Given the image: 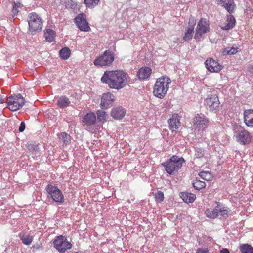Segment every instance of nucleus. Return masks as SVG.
Returning a JSON list of instances; mask_svg holds the SVG:
<instances>
[{
	"label": "nucleus",
	"mask_w": 253,
	"mask_h": 253,
	"mask_svg": "<svg viewBox=\"0 0 253 253\" xmlns=\"http://www.w3.org/2000/svg\"><path fill=\"white\" fill-rule=\"evenodd\" d=\"M128 76L122 70L107 71L101 77V81L112 89L119 90L128 84Z\"/></svg>",
	"instance_id": "nucleus-1"
},
{
	"label": "nucleus",
	"mask_w": 253,
	"mask_h": 253,
	"mask_svg": "<svg viewBox=\"0 0 253 253\" xmlns=\"http://www.w3.org/2000/svg\"><path fill=\"white\" fill-rule=\"evenodd\" d=\"M171 82V80L167 77L157 79L154 87V95L159 98H163L167 94Z\"/></svg>",
	"instance_id": "nucleus-2"
},
{
	"label": "nucleus",
	"mask_w": 253,
	"mask_h": 253,
	"mask_svg": "<svg viewBox=\"0 0 253 253\" xmlns=\"http://www.w3.org/2000/svg\"><path fill=\"white\" fill-rule=\"evenodd\" d=\"M185 162L182 157L173 156L162 165L164 166L167 172L169 174H173L177 172L182 167V164Z\"/></svg>",
	"instance_id": "nucleus-3"
},
{
	"label": "nucleus",
	"mask_w": 253,
	"mask_h": 253,
	"mask_svg": "<svg viewBox=\"0 0 253 253\" xmlns=\"http://www.w3.org/2000/svg\"><path fill=\"white\" fill-rule=\"evenodd\" d=\"M82 123L85 129L91 133L99 129L96 125V117L93 112L88 113L82 118Z\"/></svg>",
	"instance_id": "nucleus-4"
},
{
	"label": "nucleus",
	"mask_w": 253,
	"mask_h": 253,
	"mask_svg": "<svg viewBox=\"0 0 253 253\" xmlns=\"http://www.w3.org/2000/svg\"><path fill=\"white\" fill-rule=\"evenodd\" d=\"M43 21L36 13H31L28 15L29 30L33 34L41 31Z\"/></svg>",
	"instance_id": "nucleus-5"
},
{
	"label": "nucleus",
	"mask_w": 253,
	"mask_h": 253,
	"mask_svg": "<svg viewBox=\"0 0 253 253\" xmlns=\"http://www.w3.org/2000/svg\"><path fill=\"white\" fill-rule=\"evenodd\" d=\"M25 99L21 94L11 95L7 100V107L12 111L20 109L24 104Z\"/></svg>",
	"instance_id": "nucleus-6"
},
{
	"label": "nucleus",
	"mask_w": 253,
	"mask_h": 253,
	"mask_svg": "<svg viewBox=\"0 0 253 253\" xmlns=\"http://www.w3.org/2000/svg\"><path fill=\"white\" fill-rule=\"evenodd\" d=\"M210 30L209 22L206 18H202L198 22L194 38L197 41H200L203 38V36Z\"/></svg>",
	"instance_id": "nucleus-7"
},
{
	"label": "nucleus",
	"mask_w": 253,
	"mask_h": 253,
	"mask_svg": "<svg viewBox=\"0 0 253 253\" xmlns=\"http://www.w3.org/2000/svg\"><path fill=\"white\" fill-rule=\"evenodd\" d=\"M45 190L55 202L61 204L64 202L63 194L57 186L48 184Z\"/></svg>",
	"instance_id": "nucleus-8"
},
{
	"label": "nucleus",
	"mask_w": 253,
	"mask_h": 253,
	"mask_svg": "<svg viewBox=\"0 0 253 253\" xmlns=\"http://www.w3.org/2000/svg\"><path fill=\"white\" fill-rule=\"evenodd\" d=\"M114 60L113 53L110 50H106L102 55L98 57L94 61L95 66H105L110 65Z\"/></svg>",
	"instance_id": "nucleus-9"
},
{
	"label": "nucleus",
	"mask_w": 253,
	"mask_h": 253,
	"mask_svg": "<svg viewBox=\"0 0 253 253\" xmlns=\"http://www.w3.org/2000/svg\"><path fill=\"white\" fill-rule=\"evenodd\" d=\"M54 247L60 253H64L72 247V244L66 237L62 235L57 236L53 242Z\"/></svg>",
	"instance_id": "nucleus-10"
},
{
	"label": "nucleus",
	"mask_w": 253,
	"mask_h": 253,
	"mask_svg": "<svg viewBox=\"0 0 253 253\" xmlns=\"http://www.w3.org/2000/svg\"><path fill=\"white\" fill-rule=\"evenodd\" d=\"M205 105L210 111L215 113L219 111L220 102L216 94L209 95L205 100Z\"/></svg>",
	"instance_id": "nucleus-11"
},
{
	"label": "nucleus",
	"mask_w": 253,
	"mask_h": 253,
	"mask_svg": "<svg viewBox=\"0 0 253 253\" xmlns=\"http://www.w3.org/2000/svg\"><path fill=\"white\" fill-rule=\"evenodd\" d=\"M237 141L241 144L246 145L250 143L252 136L250 132L244 128H240L236 134Z\"/></svg>",
	"instance_id": "nucleus-12"
},
{
	"label": "nucleus",
	"mask_w": 253,
	"mask_h": 253,
	"mask_svg": "<svg viewBox=\"0 0 253 253\" xmlns=\"http://www.w3.org/2000/svg\"><path fill=\"white\" fill-rule=\"evenodd\" d=\"M74 21L78 28L81 31L87 32L90 29L85 14L83 13L79 14L75 18Z\"/></svg>",
	"instance_id": "nucleus-13"
},
{
	"label": "nucleus",
	"mask_w": 253,
	"mask_h": 253,
	"mask_svg": "<svg viewBox=\"0 0 253 253\" xmlns=\"http://www.w3.org/2000/svg\"><path fill=\"white\" fill-rule=\"evenodd\" d=\"M114 100L115 96L113 94L110 92L104 93L101 100V108L103 109H107L112 105Z\"/></svg>",
	"instance_id": "nucleus-14"
},
{
	"label": "nucleus",
	"mask_w": 253,
	"mask_h": 253,
	"mask_svg": "<svg viewBox=\"0 0 253 253\" xmlns=\"http://www.w3.org/2000/svg\"><path fill=\"white\" fill-rule=\"evenodd\" d=\"M194 125L199 129H204L207 127L208 120L202 114H197L194 119Z\"/></svg>",
	"instance_id": "nucleus-15"
},
{
	"label": "nucleus",
	"mask_w": 253,
	"mask_h": 253,
	"mask_svg": "<svg viewBox=\"0 0 253 253\" xmlns=\"http://www.w3.org/2000/svg\"><path fill=\"white\" fill-rule=\"evenodd\" d=\"M206 68L211 72H219L222 69L220 64L212 58L206 60L205 62Z\"/></svg>",
	"instance_id": "nucleus-16"
},
{
	"label": "nucleus",
	"mask_w": 253,
	"mask_h": 253,
	"mask_svg": "<svg viewBox=\"0 0 253 253\" xmlns=\"http://www.w3.org/2000/svg\"><path fill=\"white\" fill-rule=\"evenodd\" d=\"M217 4L224 7L230 14L234 13L236 8L234 0H218Z\"/></svg>",
	"instance_id": "nucleus-17"
},
{
	"label": "nucleus",
	"mask_w": 253,
	"mask_h": 253,
	"mask_svg": "<svg viewBox=\"0 0 253 253\" xmlns=\"http://www.w3.org/2000/svg\"><path fill=\"white\" fill-rule=\"evenodd\" d=\"M244 122L250 127L253 128V110L247 109L244 111Z\"/></svg>",
	"instance_id": "nucleus-18"
},
{
	"label": "nucleus",
	"mask_w": 253,
	"mask_h": 253,
	"mask_svg": "<svg viewBox=\"0 0 253 253\" xmlns=\"http://www.w3.org/2000/svg\"><path fill=\"white\" fill-rule=\"evenodd\" d=\"M126 114L125 109L121 106L114 107L112 109L111 116L116 120L122 119Z\"/></svg>",
	"instance_id": "nucleus-19"
},
{
	"label": "nucleus",
	"mask_w": 253,
	"mask_h": 253,
	"mask_svg": "<svg viewBox=\"0 0 253 253\" xmlns=\"http://www.w3.org/2000/svg\"><path fill=\"white\" fill-rule=\"evenodd\" d=\"M152 72L151 69L148 67L141 68L137 72V76L141 80L148 79Z\"/></svg>",
	"instance_id": "nucleus-20"
},
{
	"label": "nucleus",
	"mask_w": 253,
	"mask_h": 253,
	"mask_svg": "<svg viewBox=\"0 0 253 253\" xmlns=\"http://www.w3.org/2000/svg\"><path fill=\"white\" fill-rule=\"evenodd\" d=\"M219 203L214 209H208L205 211V214L207 217L211 219H215L219 216Z\"/></svg>",
	"instance_id": "nucleus-21"
},
{
	"label": "nucleus",
	"mask_w": 253,
	"mask_h": 253,
	"mask_svg": "<svg viewBox=\"0 0 253 253\" xmlns=\"http://www.w3.org/2000/svg\"><path fill=\"white\" fill-rule=\"evenodd\" d=\"M236 20L232 15H228L226 16V23L221 27L224 30H229L233 28L235 25Z\"/></svg>",
	"instance_id": "nucleus-22"
},
{
	"label": "nucleus",
	"mask_w": 253,
	"mask_h": 253,
	"mask_svg": "<svg viewBox=\"0 0 253 253\" xmlns=\"http://www.w3.org/2000/svg\"><path fill=\"white\" fill-rule=\"evenodd\" d=\"M168 122L170 129H178L180 126V123L177 114L173 115L172 117L168 120Z\"/></svg>",
	"instance_id": "nucleus-23"
},
{
	"label": "nucleus",
	"mask_w": 253,
	"mask_h": 253,
	"mask_svg": "<svg viewBox=\"0 0 253 253\" xmlns=\"http://www.w3.org/2000/svg\"><path fill=\"white\" fill-rule=\"evenodd\" d=\"M180 197L186 203H192L196 199V195L191 193L182 192Z\"/></svg>",
	"instance_id": "nucleus-24"
},
{
	"label": "nucleus",
	"mask_w": 253,
	"mask_h": 253,
	"mask_svg": "<svg viewBox=\"0 0 253 253\" xmlns=\"http://www.w3.org/2000/svg\"><path fill=\"white\" fill-rule=\"evenodd\" d=\"M70 101L68 97L65 96H62L59 98L57 101L58 106L60 108H64L67 107Z\"/></svg>",
	"instance_id": "nucleus-25"
},
{
	"label": "nucleus",
	"mask_w": 253,
	"mask_h": 253,
	"mask_svg": "<svg viewBox=\"0 0 253 253\" xmlns=\"http://www.w3.org/2000/svg\"><path fill=\"white\" fill-rule=\"evenodd\" d=\"M60 57L63 59L66 60L68 59L71 54L70 49L67 47L62 48L59 52Z\"/></svg>",
	"instance_id": "nucleus-26"
},
{
	"label": "nucleus",
	"mask_w": 253,
	"mask_h": 253,
	"mask_svg": "<svg viewBox=\"0 0 253 253\" xmlns=\"http://www.w3.org/2000/svg\"><path fill=\"white\" fill-rule=\"evenodd\" d=\"M55 35V32L51 29H47L44 33L45 39L48 42H52L54 41Z\"/></svg>",
	"instance_id": "nucleus-27"
},
{
	"label": "nucleus",
	"mask_w": 253,
	"mask_h": 253,
	"mask_svg": "<svg viewBox=\"0 0 253 253\" xmlns=\"http://www.w3.org/2000/svg\"><path fill=\"white\" fill-rule=\"evenodd\" d=\"M194 29V25H192L188 28V29L185 32L184 36L183 37V40L184 41H189L192 39L193 36Z\"/></svg>",
	"instance_id": "nucleus-28"
},
{
	"label": "nucleus",
	"mask_w": 253,
	"mask_h": 253,
	"mask_svg": "<svg viewBox=\"0 0 253 253\" xmlns=\"http://www.w3.org/2000/svg\"><path fill=\"white\" fill-rule=\"evenodd\" d=\"M219 215L223 218H227L228 216L230 211L228 210V209L226 207H223L219 203Z\"/></svg>",
	"instance_id": "nucleus-29"
},
{
	"label": "nucleus",
	"mask_w": 253,
	"mask_h": 253,
	"mask_svg": "<svg viewBox=\"0 0 253 253\" xmlns=\"http://www.w3.org/2000/svg\"><path fill=\"white\" fill-rule=\"evenodd\" d=\"M241 253H253V247L249 244H243L240 246Z\"/></svg>",
	"instance_id": "nucleus-30"
},
{
	"label": "nucleus",
	"mask_w": 253,
	"mask_h": 253,
	"mask_svg": "<svg viewBox=\"0 0 253 253\" xmlns=\"http://www.w3.org/2000/svg\"><path fill=\"white\" fill-rule=\"evenodd\" d=\"M193 187L198 190H200L202 188H204L206 186V183L204 181H202L200 180L196 179L193 182Z\"/></svg>",
	"instance_id": "nucleus-31"
},
{
	"label": "nucleus",
	"mask_w": 253,
	"mask_h": 253,
	"mask_svg": "<svg viewBox=\"0 0 253 253\" xmlns=\"http://www.w3.org/2000/svg\"><path fill=\"white\" fill-rule=\"evenodd\" d=\"M238 48L232 47L231 48L226 47L224 48L222 53L223 55H234L238 52Z\"/></svg>",
	"instance_id": "nucleus-32"
},
{
	"label": "nucleus",
	"mask_w": 253,
	"mask_h": 253,
	"mask_svg": "<svg viewBox=\"0 0 253 253\" xmlns=\"http://www.w3.org/2000/svg\"><path fill=\"white\" fill-rule=\"evenodd\" d=\"M98 120L103 122L106 120L108 115L105 111L103 110H98L96 112Z\"/></svg>",
	"instance_id": "nucleus-33"
},
{
	"label": "nucleus",
	"mask_w": 253,
	"mask_h": 253,
	"mask_svg": "<svg viewBox=\"0 0 253 253\" xmlns=\"http://www.w3.org/2000/svg\"><path fill=\"white\" fill-rule=\"evenodd\" d=\"M59 138L64 144H67L70 140V136L66 132H62L59 135Z\"/></svg>",
	"instance_id": "nucleus-34"
},
{
	"label": "nucleus",
	"mask_w": 253,
	"mask_h": 253,
	"mask_svg": "<svg viewBox=\"0 0 253 253\" xmlns=\"http://www.w3.org/2000/svg\"><path fill=\"white\" fill-rule=\"evenodd\" d=\"M85 4L88 8H94L96 6L99 1V0H84Z\"/></svg>",
	"instance_id": "nucleus-35"
},
{
	"label": "nucleus",
	"mask_w": 253,
	"mask_h": 253,
	"mask_svg": "<svg viewBox=\"0 0 253 253\" xmlns=\"http://www.w3.org/2000/svg\"><path fill=\"white\" fill-rule=\"evenodd\" d=\"M199 175L204 180H211V175L209 172L201 171L199 173Z\"/></svg>",
	"instance_id": "nucleus-36"
},
{
	"label": "nucleus",
	"mask_w": 253,
	"mask_h": 253,
	"mask_svg": "<svg viewBox=\"0 0 253 253\" xmlns=\"http://www.w3.org/2000/svg\"><path fill=\"white\" fill-rule=\"evenodd\" d=\"M21 240L24 244L29 245L33 241V237L31 236H23L21 237Z\"/></svg>",
	"instance_id": "nucleus-37"
},
{
	"label": "nucleus",
	"mask_w": 253,
	"mask_h": 253,
	"mask_svg": "<svg viewBox=\"0 0 253 253\" xmlns=\"http://www.w3.org/2000/svg\"><path fill=\"white\" fill-rule=\"evenodd\" d=\"M204 151L201 148H195V155L197 158H201L204 156Z\"/></svg>",
	"instance_id": "nucleus-38"
},
{
	"label": "nucleus",
	"mask_w": 253,
	"mask_h": 253,
	"mask_svg": "<svg viewBox=\"0 0 253 253\" xmlns=\"http://www.w3.org/2000/svg\"><path fill=\"white\" fill-rule=\"evenodd\" d=\"M21 7V3H15L14 2L13 4V8H12V15L13 16H15L17 15L19 12L18 9Z\"/></svg>",
	"instance_id": "nucleus-39"
},
{
	"label": "nucleus",
	"mask_w": 253,
	"mask_h": 253,
	"mask_svg": "<svg viewBox=\"0 0 253 253\" xmlns=\"http://www.w3.org/2000/svg\"><path fill=\"white\" fill-rule=\"evenodd\" d=\"M155 200L158 202H161L163 201L164 197V194L161 191L157 192L155 195Z\"/></svg>",
	"instance_id": "nucleus-40"
},
{
	"label": "nucleus",
	"mask_w": 253,
	"mask_h": 253,
	"mask_svg": "<svg viewBox=\"0 0 253 253\" xmlns=\"http://www.w3.org/2000/svg\"><path fill=\"white\" fill-rule=\"evenodd\" d=\"M28 149L32 152H36L37 151H38L39 148L37 145L30 144L28 146Z\"/></svg>",
	"instance_id": "nucleus-41"
},
{
	"label": "nucleus",
	"mask_w": 253,
	"mask_h": 253,
	"mask_svg": "<svg viewBox=\"0 0 253 253\" xmlns=\"http://www.w3.org/2000/svg\"><path fill=\"white\" fill-rule=\"evenodd\" d=\"M209 251L208 248H199L197 250L196 253H208Z\"/></svg>",
	"instance_id": "nucleus-42"
},
{
	"label": "nucleus",
	"mask_w": 253,
	"mask_h": 253,
	"mask_svg": "<svg viewBox=\"0 0 253 253\" xmlns=\"http://www.w3.org/2000/svg\"><path fill=\"white\" fill-rule=\"evenodd\" d=\"M25 129V124L24 122H22L19 127V131L22 132Z\"/></svg>",
	"instance_id": "nucleus-43"
},
{
	"label": "nucleus",
	"mask_w": 253,
	"mask_h": 253,
	"mask_svg": "<svg viewBox=\"0 0 253 253\" xmlns=\"http://www.w3.org/2000/svg\"><path fill=\"white\" fill-rule=\"evenodd\" d=\"M247 70L251 73L253 74V66L249 65L247 68Z\"/></svg>",
	"instance_id": "nucleus-44"
},
{
	"label": "nucleus",
	"mask_w": 253,
	"mask_h": 253,
	"mask_svg": "<svg viewBox=\"0 0 253 253\" xmlns=\"http://www.w3.org/2000/svg\"><path fill=\"white\" fill-rule=\"evenodd\" d=\"M220 253H229V252L227 249L223 248L220 250Z\"/></svg>",
	"instance_id": "nucleus-45"
}]
</instances>
